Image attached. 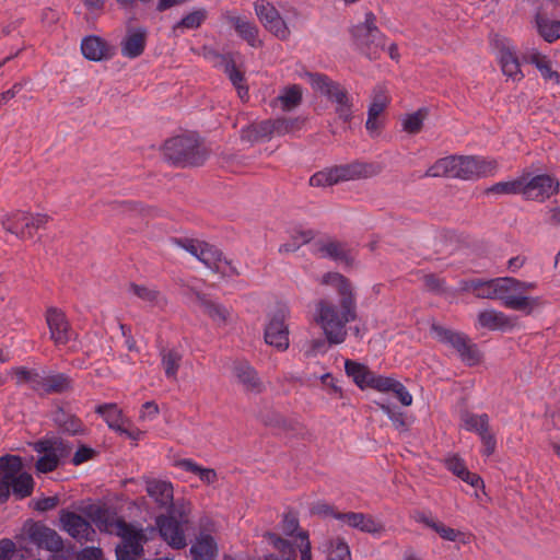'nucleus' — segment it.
Wrapping results in <instances>:
<instances>
[{"label": "nucleus", "instance_id": "1", "mask_svg": "<svg viewBox=\"0 0 560 560\" xmlns=\"http://www.w3.org/2000/svg\"><path fill=\"white\" fill-rule=\"evenodd\" d=\"M320 283L335 289L339 299L318 300L314 306V322L330 345H339L347 338V325L357 319L355 294L349 280L338 272L323 275Z\"/></svg>", "mask_w": 560, "mask_h": 560}, {"label": "nucleus", "instance_id": "2", "mask_svg": "<svg viewBox=\"0 0 560 560\" xmlns=\"http://www.w3.org/2000/svg\"><path fill=\"white\" fill-rule=\"evenodd\" d=\"M92 520L101 532L115 535L121 539V542L116 547L119 560H135L141 555L143 542L141 528L128 524L122 518L104 510H98Z\"/></svg>", "mask_w": 560, "mask_h": 560}, {"label": "nucleus", "instance_id": "3", "mask_svg": "<svg viewBox=\"0 0 560 560\" xmlns=\"http://www.w3.org/2000/svg\"><path fill=\"white\" fill-rule=\"evenodd\" d=\"M534 282L520 281L512 277L498 278V300L511 310L530 314L539 305V299L528 295Z\"/></svg>", "mask_w": 560, "mask_h": 560}, {"label": "nucleus", "instance_id": "4", "mask_svg": "<svg viewBox=\"0 0 560 560\" xmlns=\"http://www.w3.org/2000/svg\"><path fill=\"white\" fill-rule=\"evenodd\" d=\"M301 78L305 79L314 91L326 96L335 105V113L339 119L345 122L351 120L353 104L342 86L322 73L304 72Z\"/></svg>", "mask_w": 560, "mask_h": 560}, {"label": "nucleus", "instance_id": "5", "mask_svg": "<svg viewBox=\"0 0 560 560\" xmlns=\"http://www.w3.org/2000/svg\"><path fill=\"white\" fill-rule=\"evenodd\" d=\"M164 158L175 165H199L207 156L194 136H178L168 139L163 147Z\"/></svg>", "mask_w": 560, "mask_h": 560}, {"label": "nucleus", "instance_id": "6", "mask_svg": "<svg viewBox=\"0 0 560 560\" xmlns=\"http://www.w3.org/2000/svg\"><path fill=\"white\" fill-rule=\"evenodd\" d=\"M176 244L215 272L224 276L236 273V269L222 258L221 252L213 245L198 240H180Z\"/></svg>", "mask_w": 560, "mask_h": 560}, {"label": "nucleus", "instance_id": "7", "mask_svg": "<svg viewBox=\"0 0 560 560\" xmlns=\"http://www.w3.org/2000/svg\"><path fill=\"white\" fill-rule=\"evenodd\" d=\"M368 174L369 166L362 163L339 165L315 173L310 178V184L314 187H327L337 184L340 180H353L365 177Z\"/></svg>", "mask_w": 560, "mask_h": 560}, {"label": "nucleus", "instance_id": "8", "mask_svg": "<svg viewBox=\"0 0 560 560\" xmlns=\"http://www.w3.org/2000/svg\"><path fill=\"white\" fill-rule=\"evenodd\" d=\"M455 176L458 179L474 180L480 177L493 176L499 170V163L494 159L480 156L455 155Z\"/></svg>", "mask_w": 560, "mask_h": 560}, {"label": "nucleus", "instance_id": "9", "mask_svg": "<svg viewBox=\"0 0 560 560\" xmlns=\"http://www.w3.org/2000/svg\"><path fill=\"white\" fill-rule=\"evenodd\" d=\"M376 18L372 12L365 13L363 23H360L352 28L353 37L357 44L366 49L369 58H375L377 48H383L385 43L382 33L376 27Z\"/></svg>", "mask_w": 560, "mask_h": 560}, {"label": "nucleus", "instance_id": "10", "mask_svg": "<svg viewBox=\"0 0 560 560\" xmlns=\"http://www.w3.org/2000/svg\"><path fill=\"white\" fill-rule=\"evenodd\" d=\"M289 314L287 306L279 307L270 315L265 328V341L280 351L289 347V328L285 324Z\"/></svg>", "mask_w": 560, "mask_h": 560}, {"label": "nucleus", "instance_id": "11", "mask_svg": "<svg viewBox=\"0 0 560 560\" xmlns=\"http://www.w3.org/2000/svg\"><path fill=\"white\" fill-rule=\"evenodd\" d=\"M186 518L180 514L161 515L156 518V527L162 539L175 549L186 547L185 524Z\"/></svg>", "mask_w": 560, "mask_h": 560}, {"label": "nucleus", "instance_id": "12", "mask_svg": "<svg viewBox=\"0 0 560 560\" xmlns=\"http://www.w3.org/2000/svg\"><path fill=\"white\" fill-rule=\"evenodd\" d=\"M559 182L555 177L542 174L532 178L523 175V198L527 200L544 201L557 194Z\"/></svg>", "mask_w": 560, "mask_h": 560}, {"label": "nucleus", "instance_id": "13", "mask_svg": "<svg viewBox=\"0 0 560 560\" xmlns=\"http://www.w3.org/2000/svg\"><path fill=\"white\" fill-rule=\"evenodd\" d=\"M254 8L257 18L267 31L280 39L289 37L290 30L287 23L271 3L266 0H256Z\"/></svg>", "mask_w": 560, "mask_h": 560}, {"label": "nucleus", "instance_id": "14", "mask_svg": "<svg viewBox=\"0 0 560 560\" xmlns=\"http://www.w3.org/2000/svg\"><path fill=\"white\" fill-rule=\"evenodd\" d=\"M526 3L535 12V24L539 35L548 43L560 38V21L549 20L542 15V11L550 5V0H526Z\"/></svg>", "mask_w": 560, "mask_h": 560}, {"label": "nucleus", "instance_id": "15", "mask_svg": "<svg viewBox=\"0 0 560 560\" xmlns=\"http://www.w3.org/2000/svg\"><path fill=\"white\" fill-rule=\"evenodd\" d=\"M60 523L61 528L78 541H92L95 536L91 523L74 512L62 510Z\"/></svg>", "mask_w": 560, "mask_h": 560}, {"label": "nucleus", "instance_id": "16", "mask_svg": "<svg viewBox=\"0 0 560 560\" xmlns=\"http://www.w3.org/2000/svg\"><path fill=\"white\" fill-rule=\"evenodd\" d=\"M63 456V447L58 440H42L37 442V472L56 469Z\"/></svg>", "mask_w": 560, "mask_h": 560}, {"label": "nucleus", "instance_id": "17", "mask_svg": "<svg viewBox=\"0 0 560 560\" xmlns=\"http://www.w3.org/2000/svg\"><path fill=\"white\" fill-rule=\"evenodd\" d=\"M23 471V460L19 455L0 456V505L10 499L9 482Z\"/></svg>", "mask_w": 560, "mask_h": 560}, {"label": "nucleus", "instance_id": "18", "mask_svg": "<svg viewBox=\"0 0 560 560\" xmlns=\"http://www.w3.org/2000/svg\"><path fill=\"white\" fill-rule=\"evenodd\" d=\"M334 518L341 521L351 528L378 536L384 530V525L373 516L364 513L349 512L338 513Z\"/></svg>", "mask_w": 560, "mask_h": 560}, {"label": "nucleus", "instance_id": "19", "mask_svg": "<svg viewBox=\"0 0 560 560\" xmlns=\"http://www.w3.org/2000/svg\"><path fill=\"white\" fill-rule=\"evenodd\" d=\"M46 322L50 331V338L57 346L67 345L74 338L70 330L63 313L55 307H50L46 313Z\"/></svg>", "mask_w": 560, "mask_h": 560}, {"label": "nucleus", "instance_id": "20", "mask_svg": "<svg viewBox=\"0 0 560 560\" xmlns=\"http://www.w3.org/2000/svg\"><path fill=\"white\" fill-rule=\"evenodd\" d=\"M148 30L143 26L128 27L120 43L121 55L133 59L142 55L147 45Z\"/></svg>", "mask_w": 560, "mask_h": 560}, {"label": "nucleus", "instance_id": "21", "mask_svg": "<svg viewBox=\"0 0 560 560\" xmlns=\"http://www.w3.org/2000/svg\"><path fill=\"white\" fill-rule=\"evenodd\" d=\"M223 18L226 22L233 25L238 36L250 47L258 48L262 45V42L258 36V28L252 21L232 11L225 12Z\"/></svg>", "mask_w": 560, "mask_h": 560}, {"label": "nucleus", "instance_id": "22", "mask_svg": "<svg viewBox=\"0 0 560 560\" xmlns=\"http://www.w3.org/2000/svg\"><path fill=\"white\" fill-rule=\"evenodd\" d=\"M12 540L16 545L15 552L19 560L32 558L35 547V520L27 518Z\"/></svg>", "mask_w": 560, "mask_h": 560}, {"label": "nucleus", "instance_id": "23", "mask_svg": "<svg viewBox=\"0 0 560 560\" xmlns=\"http://www.w3.org/2000/svg\"><path fill=\"white\" fill-rule=\"evenodd\" d=\"M441 341L451 345L468 364H475L478 360L475 349L467 342L464 335L441 329L438 331Z\"/></svg>", "mask_w": 560, "mask_h": 560}, {"label": "nucleus", "instance_id": "24", "mask_svg": "<svg viewBox=\"0 0 560 560\" xmlns=\"http://www.w3.org/2000/svg\"><path fill=\"white\" fill-rule=\"evenodd\" d=\"M477 320L480 327L490 330L506 331L514 327V319L503 312L490 308L479 312Z\"/></svg>", "mask_w": 560, "mask_h": 560}, {"label": "nucleus", "instance_id": "25", "mask_svg": "<svg viewBox=\"0 0 560 560\" xmlns=\"http://www.w3.org/2000/svg\"><path fill=\"white\" fill-rule=\"evenodd\" d=\"M81 51L92 61H101L112 56V50L106 40L96 35H90L82 39Z\"/></svg>", "mask_w": 560, "mask_h": 560}, {"label": "nucleus", "instance_id": "26", "mask_svg": "<svg viewBox=\"0 0 560 560\" xmlns=\"http://www.w3.org/2000/svg\"><path fill=\"white\" fill-rule=\"evenodd\" d=\"M2 225L5 231L21 238H31L33 236L34 221L31 214L16 212L7 218Z\"/></svg>", "mask_w": 560, "mask_h": 560}, {"label": "nucleus", "instance_id": "27", "mask_svg": "<svg viewBox=\"0 0 560 560\" xmlns=\"http://www.w3.org/2000/svg\"><path fill=\"white\" fill-rule=\"evenodd\" d=\"M147 492L160 506L168 508L173 503V486L170 481L151 479L147 481Z\"/></svg>", "mask_w": 560, "mask_h": 560}, {"label": "nucleus", "instance_id": "28", "mask_svg": "<svg viewBox=\"0 0 560 560\" xmlns=\"http://www.w3.org/2000/svg\"><path fill=\"white\" fill-rule=\"evenodd\" d=\"M194 560H213L218 555L215 539L209 534H200L190 547Z\"/></svg>", "mask_w": 560, "mask_h": 560}, {"label": "nucleus", "instance_id": "29", "mask_svg": "<svg viewBox=\"0 0 560 560\" xmlns=\"http://www.w3.org/2000/svg\"><path fill=\"white\" fill-rule=\"evenodd\" d=\"M234 375L247 392L260 393L264 388L256 371L246 362L235 364Z\"/></svg>", "mask_w": 560, "mask_h": 560}, {"label": "nucleus", "instance_id": "30", "mask_svg": "<svg viewBox=\"0 0 560 560\" xmlns=\"http://www.w3.org/2000/svg\"><path fill=\"white\" fill-rule=\"evenodd\" d=\"M464 291L472 292L479 299L498 300V278L491 280H469L462 283Z\"/></svg>", "mask_w": 560, "mask_h": 560}, {"label": "nucleus", "instance_id": "31", "mask_svg": "<svg viewBox=\"0 0 560 560\" xmlns=\"http://www.w3.org/2000/svg\"><path fill=\"white\" fill-rule=\"evenodd\" d=\"M527 59L538 69L541 77L547 82L556 85L560 84V73L552 69L551 62L547 56L540 54L536 49H532L527 55Z\"/></svg>", "mask_w": 560, "mask_h": 560}, {"label": "nucleus", "instance_id": "32", "mask_svg": "<svg viewBox=\"0 0 560 560\" xmlns=\"http://www.w3.org/2000/svg\"><path fill=\"white\" fill-rule=\"evenodd\" d=\"M95 411L106 421L107 425L120 433H127L126 419L116 404H104L96 407Z\"/></svg>", "mask_w": 560, "mask_h": 560}, {"label": "nucleus", "instance_id": "33", "mask_svg": "<svg viewBox=\"0 0 560 560\" xmlns=\"http://www.w3.org/2000/svg\"><path fill=\"white\" fill-rule=\"evenodd\" d=\"M445 465L450 471L474 488L483 486L482 479L478 475L470 472L462 458L451 456L446 458Z\"/></svg>", "mask_w": 560, "mask_h": 560}, {"label": "nucleus", "instance_id": "34", "mask_svg": "<svg viewBox=\"0 0 560 560\" xmlns=\"http://www.w3.org/2000/svg\"><path fill=\"white\" fill-rule=\"evenodd\" d=\"M173 465L196 475L206 485H212L218 480V474L214 469L201 467L190 458L174 460Z\"/></svg>", "mask_w": 560, "mask_h": 560}, {"label": "nucleus", "instance_id": "35", "mask_svg": "<svg viewBox=\"0 0 560 560\" xmlns=\"http://www.w3.org/2000/svg\"><path fill=\"white\" fill-rule=\"evenodd\" d=\"M345 371L359 388H369V384L374 373L370 371L365 364L347 359L345 361Z\"/></svg>", "mask_w": 560, "mask_h": 560}, {"label": "nucleus", "instance_id": "36", "mask_svg": "<svg viewBox=\"0 0 560 560\" xmlns=\"http://www.w3.org/2000/svg\"><path fill=\"white\" fill-rule=\"evenodd\" d=\"M197 306L206 313L218 326H224L228 323L229 310L215 302L209 301L203 296L197 295Z\"/></svg>", "mask_w": 560, "mask_h": 560}, {"label": "nucleus", "instance_id": "37", "mask_svg": "<svg viewBox=\"0 0 560 560\" xmlns=\"http://www.w3.org/2000/svg\"><path fill=\"white\" fill-rule=\"evenodd\" d=\"M34 485L33 476L27 471H21L9 482V492L12 490L15 500H23L32 495Z\"/></svg>", "mask_w": 560, "mask_h": 560}, {"label": "nucleus", "instance_id": "38", "mask_svg": "<svg viewBox=\"0 0 560 560\" xmlns=\"http://www.w3.org/2000/svg\"><path fill=\"white\" fill-rule=\"evenodd\" d=\"M318 549L326 556L327 560H350V549L342 539H326Z\"/></svg>", "mask_w": 560, "mask_h": 560}, {"label": "nucleus", "instance_id": "39", "mask_svg": "<svg viewBox=\"0 0 560 560\" xmlns=\"http://www.w3.org/2000/svg\"><path fill=\"white\" fill-rule=\"evenodd\" d=\"M421 522H423L428 527L432 528L434 532H436L441 538L447 541H458L462 544H466L468 541L466 535L462 532H458L454 528L447 527L441 522H436L430 517L421 516L419 518Z\"/></svg>", "mask_w": 560, "mask_h": 560}, {"label": "nucleus", "instance_id": "40", "mask_svg": "<svg viewBox=\"0 0 560 560\" xmlns=\"http://www.w3.org/2000/svg\"><path fill=\"white\" fill-rule=\"evenodd\" d=\"M45 393H62L70 388V378L62 373H49L44 375L37 384Z\"/></svg>", "mask_w": 560, "mask_h": 560}, {"label": "nucleus", "instance_id": "41", "mask_svg": "<svg viewBox=\"0 0 560 560\" xmlns=\"http://www.w3.org/2000/svg\"><path fill=\"white\" fill-rule=\"evenodd\" d=\"M320 250L323 256L329 257L338 264L350 266L354 261V256L352 253L340 243H327L322 247Z\"/></svg>", "mask_w": 560, "mask_h": 560}, {"label": "nucleus", "instance_id": "42", "mask_svg": "<svg viewBox=\"0 0 560 560\" xmlns=\"http://www.w3.org/2000/svg\"><path fill=\"white\" fill-rule=\"evenodd\" d=\"M302 101V88L293 84L281 90L276 102H279L282 109L291 110L300 105Z\"/></svg>", "mask_w": 560, "mask_h": 560}, {"label": "nucleus", "instance_id": "43", "mask_svg": "<svg viewBox=\"0 0 560 560\" xmlns=\"http://www.w3.org/2000/svg\"><path fill=\"white\" fill-rule=\"evenodd\" d=\"M455 155L446 156L438 160L432 166L428 168L425 172V176L429 177H451L456 178L455 176Z\"/></svg>", "mask_w": 560, "mask_h": 560}, {"label": "nucleus", "instance_id": "44", "mask_svg": "<svg viewBox=\"0 0 560 560\" xmlns=\"http://www.w3.org/2000/svg\"><path fill=\"white\" fill-rule=\"evenodd\" d=\"M180 361L182 354L175 350H163L161 352V364L168 380L175 381L177 378Z\"/></svg>", "mask_w": 560, "mask_h": 560}, {"label": "nucleus", "instance_id": "45", "mask_svg": "<svg viewBox=\"0 0 560 560\" xmlns=\"http://www.w3.org/2000/svg\"><path fill=\"white\" fill-rule=\"evenodd\" d=\"M250 131L255 132V138H266L272 135H282L288 131L285 121L282 120H268L261 121L252 127Z\"/></svg>", "mask_w": 560, "mask_h": 560}, {"label": "nucleus", "instance_id": "46", "mask_svg": "<svg viewBox=\"0 0 560 560\" xmlns=\"http://www.w3.org/2000/svg\"><path fill=\"white\" fill-rule=\"evenodd\" d=\"M265 538L273 548L278 549L284 556V559H279L273 555H269L266 557V560H295V551L290 542L272 533H267Z\"/></svg>", "mask_w": 560, "mask_h": 560}, {"label": "nucleus", "instance_id": "47", "mask_svg": "<svg viewBox=\"0 0 560 560\" xmlns=\"http://www.w3.org/2000/svg\"><path fill=\"white\" fill-rule=\"evenodd\" d=\"M37 547L57 551L62 547L61 537L52 529L37 525Z\"/></svg>", "mask_w": 560, "mask_h": 560}, {"label": "nucleus", "instance_id": "48", "mask_svg": "<svg viewBox=\"0 0 560 560\" xmlns=\"http://www.w3.org/2000/svg\"><path fill=\"white\" fill-rule=\"evenodd\" d=\"M463 428L478 435L489 429V417L486 413H465L462 417Z\"/></svg>", "mask_w": 560, "mask_h": 560}, {"label": "nucleus", "instance_id": "49", "mask_svg": "<svg viewBox=\"0 0 560 560\" xmlns=\"http://www.w3.org/2000/svg\"><path fill=\"white\" fill-rule=\"evenodd\" d=\"M488 192L498 195H522L523 196V175L506 182H499L492 185Z\"/></svg>", "mask_w": 560, "mask_h": 560}, {"label": "nucleus", "instance_id": "50", "mask_svg": "<svg viewBox=\"0 0 560 560\" xmlns=\"http://www.w3.org/2000/svg\"><path fill=\"white\" fill-rule=\"evenodd\" d=\"M130 291L136 296L151 305H161L164 303V298L158 291L151 288L132 284L130 287Z\"/></svg>", "mask_w": 560, "mask_h": 560}, {"label": "nucleus", "instance_id": "51", "mask_svg": "<svg viewBox=\"0 0 560 560\" xmlns=\"http://www.w3.org/2000/svg\"><path fill=\"white\" fill-rule=\"evenodd\" d=\"M206 11L203 9L195 10L185 15L180 21L174 25V31L182 30H195L198 28L206 19Z\"/></svg>", "mask_w": 560, "mask_h": 560}, {"label": "nucleus", "instance_id": "52", "mask_svg": "<svg viewBox=\"0 0 560 560\" xmlns=\"http://www.w3.org/2000/svg\"><path fill=\"white\" fill-rule=\"evenodd\" d=\"M424 113L422 110H418L411 114H406L401 118V127L402 130L408 133H418L423 125Z\"/></svg>", "mask_w": 560, "mask_h": 560}, {"label": "nucleus", "instance_id": "53", "mask_svg": "<svg viewBox=\"0 0 560 560\" xmlns=\"http://www.w3.org/2000/svg\"><path fill=\"white\" fill-rule=\"evenodd\" d=\"M396 382L397 380L394 377L378 375L374 373L369 384V387L381 393H389L392 392Z\"/></svg>", "mask_w": 560, "mask_h": 560}, {"label": "nucleus", "instance_id": "54", "mask_svg": "<svg viewBox=\"0 0 560 560\" xmlns=\"http://www.w3.org/2000/svg\"><path fill=\"white\" fill-rule=\"evenodd\" d=\"M80 1V9H77L78 13H81L82 10H84L86 14V19H91L92 14H100L107 2V0H79Z\"/></svg>", "mask_w": 560, "mask_h": 560}, {"label": "nucleus", "instance_id": "55", "mask_svg": "<svg viewBox=\"0 0 560 560\" xmlns=\"http://www.w3.org/2000/svg\"><path fill=\"white\" fill-rule=\"evenodd\" d=\"M388 103H389V98L385 93H383V92L376 93L373 97L372 103L369 106L368 114L370 116H381V114L387 107Z\"/></svg>", "mask_w": 560, "mask_h": 560}, {"label": "nucleus", "instance_id": "56", "mask_svg": "<svg viewBox=\"0 0 560 560\" xmlns=\"http://www.w3.org/2000/svg\"><path fill=\"white\" fill-rule=\"evenodd\" d=\"M313 238L311 231L302 232L300 237L294 240L292 243H285L280 245L279 253L288 254L293 253L300 248L301 245L308 243Z\"/></svg>", "mask_w": 560, "mask_h": 560}, {"label": "nucleus", "instance_id": "57", "mask_svg": "<svg viewBox=\"0 0 560 560\" xmlns=\"http://www.w3.org/2000/svg\"><path fill=\"white\" fill-rule=\"evenodd\" d=\"M296 538L300 540L299 549L301 552L302 560H312L311 541L308 534L304 530L299 532Z\"/></svg>", "mask_w": 560, "mask_h": 560}, {"label": "nucleus", "instance_id": "58", "mask_svg": "<svg viewBox=\"0 0 560 560\" xmlns=\"http://www.w3.org/2000/svg\"><path fill=\"white\" fill-rule=\"evenodd\" d=\"M392 393L395 394V396L401 402V405L408 407L412 404V395L399 381H397L396 384L394 385Z\"/></svg>", "mask_w": 560, "mask_h": 560}, {"label": "nucleus", "instance_id": "59", "mask_svg": "<svg viewBox=\"0 0 560 560\" xmlns=\"http://www.w3.org/2000/svg\"><path fill=\"white\" fill-rule=\"evenodd\" d=\"M16 545L10 538L0 539V560H12L16 557Z\"/></svg>", "mask_w": 560, "mask_h": 560}, {"label": "nucleus", "instance_id": "60", "mask_svg": "<svg viewBox=\"0 0 560 560\" xmlns=\"http://www.w3.org/2000/svg\"><path fill=\"white\" fill-rule=\"evenodd\" d=\"M224 72L229 77L230 81L234 86L240 85L244 81L243 74L236 69L235 63L232 60L224 59Z\"/></svg>", "mask_w": 560, "mask_h": 560}, {"label": "nucleus", "instance_id": "61", "mask_svg": "<svg viewBox=\"0 0 560 560\" xmlns=\"http://www.w3.org/2000/svg\"><path fill=\"white\" fill-rule=\"evenodd\" d=\"M479 438L483 444L482 453L487 456L493 454L497 447V440L495 436L489 431V429L479 434Z\"/></svg>", "mask_w": 560, "mask_h": 560}, {"label": "nucleus", "instance_id": "62", "mask_svg": "<svg viewBox=\"0 0 560 560\" xmlns=\"http://www.w3.org/2000/svg\"><path fill=\"white\" fill-rule=\"evenodd\" d=\"M380 407L396 428L405 427V419L401 412L390 408L388 405L385 404L380 405Z\"/></svg>", "mask_w": 560, "mask_h": 560}, {"label": "nucleus", "instance_id": "63", "mask_svg": "<svg viewBox=\"0 0 560 560\" xmlns=\"http://www.w3.org/2000/svg\"><path fill=\"white\" fill-rule=\"evenodd\" d=\"M504 75L518 81L523 78V73L520 68L518 59L513 62H506L505 66L501 67Z\"/></svg>", "mask_w": 560, "mask_h": 560}, {"label": "nucleus", "instance_id": "64", "mask_svg": "<svg viewBox=\"0 0 560 560\" xmlns=\"http://www.w3.org/2000/svg\"><path fill=\"white\" fill-rule=\"evenodd\" d=\"M383 126V121L381 119V116H370L368 114V119L365 122V128L370 136L375 137L378 135L381 128Z\"/></svg>", "mask_w": 560, "mask_h": 560}]
</instances>
